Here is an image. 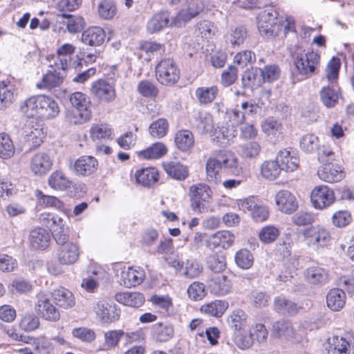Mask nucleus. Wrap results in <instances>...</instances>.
Masks as SVG:
<instances>
[{
  "label": "nucleus",
  "mask_w": 354,
  "mask_h": 354,
  "mask_svg": "<svg viewBox=\"0 0 354 354\" xmlns=\"http://www.w3.org/2000/svg\"><path fill=\"white\" fill-rule=\"evenodd\" d=\"M272 335L277 338H292L295 337L296 331L290 322L280 320L273 325Z\"/></svg>",
  "instance_id": "28"
},
{
  "label": "nucleus",
  "mask_w": 354,
  "mask_h": 354,
  "mask_svg": "<svg viewBox=\"0 0 354 354\" xmlns=\"http://www.w3.org/2000/svg\"><path fill=\"white\" fill-rule=\"evenodd\" d=\"M276 159L281 170L291 172L299 167V160L297 153L292 148L280 150L277 155Z\"/></svg>",
  "instance_id": "11"
},
{
  "label": "nucleus",
  "mask_w": 354,
  "mask_h": 354,
  "mask_svg": "<svg viewBox=\"0 0 354 354\" xmlns=\"http://www.w3.org/2000/svg\"><path fill=\"white\" fill-rule=\"evenodd\" d=\"M307 280L313 284L326 283L328 279V274L326 270L318 266L310 267L306 270Z\"/></svg>",
  "instance_id": "41"
},
{
  "label": "nucleus",
  "mask_w": 354,
  "mask_h": 354,
  "mask_svg": "<svg viewBox=\"0 0 354 354\" xmlns=\"http://www.w3.org/2000/svg\"><path fill=\"white\" fill-rule=\"evenodd\" d=\"M166 173L173 178L178 180H184L189 176V171L186 166L175 162L163 164Z\"/></svg>",
  "instance_id": "27"
},
{
  "label": "nucleus",
  "mask_w": 354,
  "mask_h": 354,
  "mask_svg": "<svg viewBox=\"0 0 354 354\" xmlns=\"http://www.w3.org/2000/svg\"><path fill=\"white\" fill-rule=\"evenodd\" d=\"M218 92V89L216 86H201L196 89L195 96L200 104H207L214 100Z\"/></svg>",
  "instance_id": "36"
},
{
  "label": "nucleus",
  "mask_w": 354,
  "mask_h": 354,
  "mask_svg": "<svg viewBox=\"0 0 354 354\" xmlns=\"http://www.w3.org/2000/svg\"><path fill=\"white\" fill-rule=\"evenodd\" d=\"M335 196L333 190L326 185L316 186L310 193V201L313 207L324 209L333 204Z\"/></svg>",
  "instance_id": "4"
},
{
  "label": "nucleus",
  "mask_w": 354,
  "mask_h": 354,
  "mask_svg": "<svg viewBox=\"0 0 354 354\" xmlns=\"http://www.w3.org/2000/svg\"><path fill=\"white\" fill-rule=\"evenodd\" d=\"M159 174L155 168H145L138 171L136 179L138 183L149 187L158 180Z\"/></svg>",
  "instance_id": "32"
},
{
  "label": "nucleus",
  "mask_w": 354,
  "mask_h": 354,
  "mask_svg": "<svg viewBox=\"0 0 354 354\" xmlns=\"http://www.w3.org/2000/svg\"><path fill=\"white\" fill-rule=\"evenodd\" d=\"M116 10L113 0H103L98 6L99 15L105 20L111 19L116 14Z\"/></svg>",
  "instance_id": "55"
},
{
  "label": "nucleus",
  "mask_w": 354,
  "mask_h": 354,
  "mask_svg": "<svg viewBox=\"0 0 354 354\" xmlns=\"http://www.w3.org/2000/svg\"><path fill=\"white\" fill-rule=\"evenodd\" d=\"M71 105L81 112H90L88 109L90 104L86 95L82 92H75L69 97Z\"/></svg>",
  "instance_id": "50"
},
{
  "label": "nucleus",
  "mask_w": 354,
  "mask_h": 354,
  "mask_svg": "<svg viewBox=\"0 0 354 354\" xmlns=\"http://www.w3.org/2000/svg\"><path fill=\"white\" fill-rule=\"evenodd\" d=\"M157 80L164 85H173L179 79V71L172 59H162L156 67Z\"/></svg>",
  "instance_id": "2"
},
{
  "label": "nucleus",
  "mask_w": 354,
  "mask_h": 354,
  "mask_svg": "<svg viewBox=\"0 0 354 354\" xmlns=\"http://www.w3.org/2000/svg\"><path fill=\"white\" fill-rule=\"evenodd\" d=\"M346 302L345 292L339 288H334L329 291L326 296V303L329 308L333 311H338L343 308Z\"/></svg>",
  "instance_id": "25"
},
{
  "label": "nucleus",
  "mask_w": 354,
  "mask_h": 354,
  "mask_svg": "<svg viewBox=\"0 0 354 354\" xmlns=\"http://www.w3.org/2000/svg\"><path fill=\"white\" fill-rule=\"evenodd\" d=\"M279 234V230L273 225L263 227L259 232V237L261 242L270 243L276 240Z\"/></svg>",
  "instance_id": "64"
},
{
  "label": "nucleus",
  "mask_w": 354,
  "mask_h": 354,
  "mask_svg": "<svg viewBox=\"0 0 354 354\" xmlns=\"http://www.w3.org/2000/svg\"><path fill=\"white\" fill-rule=\"evenodd\" d=\"M14 92L6 85L0 84V110L9 107L15 101Z\"/></svg>",
  "instance_id": "63"
},
{
  "label": "nucleus",
  "mask_w": 354,
  "mask_h": 354,
  "mask_svg": "<svg viewBox=\"0 0 354 354\" xmlns=\"http://www.w3.org/2000/svg\"><path fill=\"white\" fill-rule=\"evenodd\" d=\"M235 261L239 267L243 269H248L253 264V255L247 249L240 250L235 255Z\"/></svg>",
  "instance_id": "59"
},
{
  "label": "nucleus",
  "mask_w": 354,
  "mask_h": 354,
  "mask_svg": "<svg viewBox=\"0 0 354 354\" xmlns=\"http://www.w3.org/2000/svg\"><path fill=\"white\" fill-rule=\"evenodd\" d=\"M46 14L48 17H46L43 20V22H52L54 21L55 22L59 23L64 22L65 20H67L68 22H82L84 21L82 17L66 14L62 12H59L56 15L48 12H46Z\"/></svg>",
  "instance_id": "54"
},
{
  "label": "nucleus",
  "mask_w": 354,
  "mask_h": 354,
  "mask_svg": "<svg viewBox=\"0 0 354 354\" xmlns=\"http://www.w3.org/2000/svg\"><path fill=\"white\" fill-rule=\"evenodd\" d=\"M283 24H261L258 30L261 37L271 39L276 37L282 29Z\"/></svg>",
  "instance_id": "57"
},
{
  "label": "nucleus",
  "mask_w": 354,
  "mask_h": 354,
  "mask_svg": "<svg viewBox=\"0 0 354 354\" xmlns=\"http://www.w3.org/2000/svg\"><path fill=\"white\" fill-rule=\"evenodd\" d=\"M98 160L92 156L84 155L78 158L73 164H70V169L77 176L86 177L95 174L98 169Z\"/></svg>",
  "instance_id": "6"
},
{
  "label": "nucleus",
  "mask_w": 354,
  "mask_h": 354,
  "mask_svg": "<svg viewBox=\"0 0 354 354\" xmlns=\"http://www.w3.org/2000/svg\"><path fill=\"white\" fill-rule=\"evenodd\" d=\"M222 168L220 160L209 158L206 162L207 180L209 183H214L218 180L219 171Z\"/></svg>",
  "instance_id": "45"
},
{
  "label": "nucleus",
  "mask_w": 354,
  "mask_h": 354,
  "mask_svg": "<svg viewBox=\"0 0 354 354\" xmlns=\"http://www.w3.org/2000/svg\"><path fill=\"white\" fill-rule=\"evenodd\" d=\"M259 68L252 69L244 73L242 77L243 87H250L260 86L262 84L260 74L257 71Z\"/></svg>",
  "instance_id": "58"
},
{
  "label": "nucleus",
  "mask_w": 354,
  "mask_h": 354,
  "mask_svg": "<svg viewBox=\"0 0 354 354\" xmlns=\"http://www.w3.org/2000/svg\"><path fill=\"white\" fill-rule=\"evenodd\" d=\"M303 234L306 244L315 250L326 246L331 239L329 231L319 225L306 227Z\"/></svg>",
  "instance_id": "1"
},
{
  "label": "nucleus",
  "mask_w": 354,
  "mask_h": 354,
  "mask_svg": "<svg viewBox=\"0 0 354 354\" xmlns=\"http://www.w3.org/2000/svg\"><path fill=\"white\" fill-rule=\"evenodd\" d=\"M203 266L196 259L187 260L182 274L189 279L198 277L203 272Z\"/></svg>",
  "instance_id": "53"
},
{
  "label": "nucleus",
  "mask_w": 354,
  "mask_h": 354,
  "mask_svg": "<svg viewBox=\"0 0 354 354\" xmlns=\"http://www.w3.org/2000/svg\"><path fill=\"white\" fill-rule=\"evenodd\" d=\"M257 72H259V74H260L262 83L266 82H270L274 81L278 79L280 74V70L279 67L274 64L266 66L262 69L259 68Z\"/></svg>",
  "instance_id": "60"
},
{
  "label": "nucleus",
  "mask_w": 354,
  "mask_h": 354,
  "mask_svg": "<svg viewBox=\"0 0 354 354\" xmlns=\"http://www.w3.org/2000/svg\"><path fill=\"white\" fill-rule=\"evenodd\" d=\"M167 148L162 142H156L145 150L139 152L138 156L145 159H158L164 156Z\"/></svg>",
  "instance_id": "37"
},
{
  "label": "nucleus",
  "mask_w": 354,
  "mask_h": 354,
  "mask_svg": "<svg viewBox=\"0 0 354 354\" xmlns=\"http://www.w3.org/2000/svg\"><path fill=\"white\" fill-rule=\"evenodd\" d=\"M235 236L230 231H219L211 235L207 241V245L214 249L218 247L223 248H230L234 241Z\"/></svg>",
  "instance_id": "16"
},
{
  "label": "nucleus",
  "mask_w": 354,
  "mask_h": 354,
  "mask_svg": "<svg viewBox=\"0 0 354 354\" xmlns=\"http://www.w3.org/2000/svg\"><path fill=\"white\" fill-rule=\"evenodd\" d=\"M50 67L51 70H49L42 78V85L38 84L37 87L43 86L51 88L59 86L63 82L65 73L57 72V70L59 68H55L52 64H50Z\"/></svg>",
  "instance_id": "24"
},
{
  "label": "nucleus",
  "mask_w": 354,
  "mask_h": 354,
  "mask_svg": "<svg viewBox=\"0 0 354 354\" xmlns=\"http://www.w3.org/2000/svg\"><path fill=\"white\" fill-rule=\"evenodd\" d=\"M79 255L78 247L73 243H68L60 246L57 258L60 264L71 265L77 261Z\"/></svg>",
  "instance_id": "17"
},
{
  "label": "nucleus",
  "mask_w": 354,
  "mask_h": 354,
  "mask_svg": "<svg viewBox=\"0 0 354 354\" xmlns=\"http://www.w3.org/2000/svg\"><path fill=\"white\" fill-rule=\"evenodd\" d=\"M275 202L278 209L286 214H290L298 207L295 196L288 190L278 192L275 195Z\"/></svg>",
  "instance_id": "13"
},
{
  "label": "nucleus",
  "mask_w": 354,
  "mask_h": 354,
  "mask_svg": "<svg viewBox=\"0 0 354 354\" xmlns=\"http://www.w3.org/2000/svg\"><path fill=\"white\" fill-rule=\"evenodd\" d=\"M48 185L55 190H65L70 187L71 181L63 171L56 170L53 172L48 180Z\"/></svg>",
  "instance_id": "35"
},
{
  "label": "nucleus",
  "mask_w": 354,
  "mask_h": 354,
  "mask_svg": "<svg viewBox=\"0 0 354 354\" xmlns=\"http://www.w3.org/2000/svg\"><path fill=\"white\" fill-rule=\"evenodd\" d=\"M208 286L210 292L217 295H225L232 290V283L225 274L212 276Z\"/></svg>",
  "instance_id": "15"
},
{
  "label": "nucleus",
  "mask_w": 354,
  "mask_h": 354,
  "mask_svg": "<svg viewBox=\"0 0 354 354\" xmlns=\"http://www.w3.org/2000/svg\"><path fill=\"white\" fill-rule=\"evenodd\" d=\"M145 278V272L141 268H124L120 274L119 283L126 288L135 287L140 285Z\"/></svg>",
  "instance_id": "9"
},
{
  "label": "nucleus",
  "mask_w": 354,
  "mask_h": 354,
  "mask_svg": "<svg viewBox=\"0 0 354 354\" xmlns=\"http://www.w3.org/2000/svg\"><path fill=\"white\" fill-rule=\"evenodd\" d=\"M124 332L122 330H109L104 333V344L102 351H108L115 348L119 343Z\"/></svg>",
  "instance_id": "51"
},
{
  "label": "nucleus",
  "mask_w": 354,
  "mask_h": 354,
  "mask_svg": "<svg viewBox=\"0 0 354 354\" xmlns=\"http://www.w3.org/2000/svg\"><path fill=\"white\" fill-rule=\"evenodd\" d=\"M221 167L229 173L238 176L242 172V167L239 163L238 158L233 152L227 151L220 156Z\"/></svg>",
  "instance_id": "22"
},
{
  "label": "nucleus",
  "mask_w": 354,
  "mask_h": 354,
  "mask_svg": "<svg viewBox=\"0 0 354 354\" xmlns=\"http://www.w3.org/2000/svg\"><path fill=\"white\" fill-rule=\"evenodd\" d=\"M261 151V146L257 141H250L244 143L239 147L240 156L246 160L257 159Z\"/></svg>",
  "instance_id": "33"
},
{
  "label": "nucleus",
  "mask_w": 354,
  "mask_h": 354,
  "mask_svg": "<svg viewBox=\"0 0 354 354\" xmlns=\"http://www.w3.org/2000/svg\"><path fill=\"white\" fill-rule=\"evenodd\" d=\"M320 98L327 108H333L337 104L340 97L339 88L335 84L328 85L319 92Z\"/></svg>",
  "instance_id": "21"
},
{
  "label": "nucleus",
  "mask_w": 354,
  "mask_h": 354,
  "mask_svg": "<svg viewBox=\"0 0 354 354\" xmlns=\"http://www.w3.org/2000/svg\"><path fill=\"white\" fill-rule=\"evenodd\" d=\"M260 170L262 177L269 180L277 179L282 171L277 159L264 161L261 165Z\"/></svg>",
  "instance_id": "30"
},
{
  "label": "nucleus",
  "mask_w": 354,
  "mask_h": 354,
  "mask_svg": "<svg viewBox=\"0 0 354 354\" xmlns=\"http://www.w3.org/2000/svg\"><path fill=\"white\" fill-rule=\"evenodd\" d=\"M24 137L26 142L30 149H35L41 145L45 137L43 128L41 124H28L24 129Z\"/></svg>",
  "instance_id": "14"
},
{
  "label": "nucleus",
  "mask_w": 354,
  "mask_h": 354,
  "mask_svg": "<svg viewBox=\"0 0 354 354\" xmlns=\"http://www.w3.org/2000/svg\"><path fill=\"white\" fill-rule=\"evenodd\" d=\"M216 137L217 139L221 140L223 145H230V142L236 136V131L233 126H222L218 130H215Z\"/></svg>",
  "instance_id": "52"
},
{
  "label": "nucleus",
  "mask_w": 354,
  "mask_h": 354,
  "mask_svg": "<svg viewBox=\"0 0 354 354\" xmlns=\"http://www.w3.org/2000/svg\"><path fill=\"white\" fill-rule=\"evenodd\" d=\"M248 316L242 310L233 312L228 317L227 322L230 326L239 332L244 330L248 326Z\"/></svg>",
  "instance_id": "40"
},
{
  "label": "nucleus",
  "mask_w": 354,
  "mask_h": 354,
  "mask_svg": "<svg viewBox=\"0 0 354 354\" xmlns=\"http://www.w3.org/2000/svg\"><path fill=\"white\" fill-rule=\"evenodd\" d=\"M317 176L323 181L333 183L341 181L344 177V172L341 165L326 163L319 168Z\"/></svg>",
  "instance_id": "10"
},
{
  "label": "nucleus",
  "mask_w": 354,
  "mask_h": 354,
  "mask_svg": "<svg viewBox=\"0 0 354 354\" xmlns=\"http://www.w3.org/2000/svg\"><path fill=\"white\" fill-rule=\"evenodd\" d=\"M53 160L49 153L45 151H37L29 159V169L35 176H45L52 168Z\"/></svg>",
  "instance_id": "5"
},
{
  "label": "nucleus",
  "mask_w": 354,
  "mask_h": 354,
  "mask_svg": "<svg viewBox=\"0 0 354 354\" xmlns=\"http://www.w3.org/2000/svg\"><path fill=\"white\" fill-rule=\"evenodd\" d=\"M319 63L320 55L318 53L314 51L308 52L304 55H297L294 60L298 73L305 76L313 74Z\"/></svg>",
  "instance_id": "3"
},
{
  "label": "nucleus",
  "mask_w": 354,
  "mask_h": 354,
  "mask_svg": "<svg viewBox=\"0 0 354 354\" xmlns=\"http://www.w3.org/2000/svg\"><path fill=\"white\" fill-rule=\"evenodd\" d=\"M55 303L64 309L72 308L75 304V299L73 293L68 289L60 287L52 292Z\"/></svg>",
  "instance_id": "20"
},
{
  "label": "nucleus",
  "mask_w": 354,
  "mask_h": 354,
  "mask_svg": "<svg viewBox=\"0 0 354 354\" xmlns=\"http://www.w3.org/2000/svg\"><path fill=\"white\" fill-rule=\"evenodd\" d=\"M29 241L34 248L44 250L49 245L50 234L44 228H35L30 232Z\"/></svg>",
  "instance_id": "18"
},
{
  "label": "nucleus",
  "mask_w": 354,
  "mask_h": 354,
  "mask_svg": "<svg viewBox=\"0 0 354 354\" xmlns=\"http://www.w3.org/2000/svg\"><path fill=\"white\" fill-rule=\"evenodd\" d=\"M91 137L93 140L112 139V130L108 124H94L90 129Z\"/></svg>",
  "instance_id": "46"
},
{
  "label": "nucleus",
  "mask_w": 354,
  "mask_h": 354,
  "mask_svg": "<svg viewBox=\"0 0 354 354\" xmlns=\"http://www.w3.org/2000/svg\"><path fill=\"white\" fill-rule=\"evenodd\" d=\"M41 95L33 96L25 100L21 105V111L28 118L37 116V104L41 105Z\"/></svg>",
  "instance_id": "49"
},
{
  "label": "nucleus",
  "mask_w": 354,
  "mask_h": 354,
  "mask_svg": "<svg viewBox=\"0 0 354 354\" xmlns=\"http://www.w3.org/2000/svg\"><path fill=\"white\" fill-rule=\"evenodd\" d=\"M41 105H43L41 110V118L50 119L57 117L59 113V107L57 102L53 98L41 95Z\"/></svg>",
  "instance_id": "31"
},
{
  "label": "nucleus",
  "mask_w": 354,
  "mask_h": 354,
  "mask_svg": "<svg viewBox=\"0 0 354 354\" xmlns=\"http://www.w3.org/2000/svg\"><path fill=\"white\" fill-rule=\"evenodd\" d=\"M66 120L69 124H82L91 118L90 112H81L79 110L68 111L66 114Z\"/></svg>",
  "instance_id": "56"
},
{
  "label": "nucleus",
  "mask_w": 354,
  "mask_h": 354,
  "mask_svg": "<svg viewBox=\"0 0 354 354\" xmlns=\"http://www.w3.org/2000/svg\"><path fill=\"white\" fill-rule=\"evenodd\" d=\"M37 314L43 319L50 322H57L60 318L57 308L44 296H40L35 304Z\"/></svg>",
  "instance_id": "12"
},
{
  "label": "nucleus",
  "mask_w": 354,
  "mask_h": 354,
  "mask_svg": "<svg viewBox=\"0 0 354 354\" xmlns=\"http://www.w3.org/2000/svg\"><path fill=\"white\" fill-rule=\"evenodd\" d=\"M246 37L247 32L241 25L232 28L231 32L227 36L233 46L243 44Z\"/></svg>",
  "instance_id": "62"
},
{
  "label": "nucleus",
  "mask_w": 354,
  "mask_h": 354,
  "mask_svg": "<svg viewBox=\"0 0 354 354\" xmlns=\"http://www.w3.org/2000/svg\"><path fill=\"white\" fill-rule=\"evenodd\" d=\"M53 236L56 243L60 246L65 245L68 241V227L64 223L63 219L58 216L53 218Z\"/></svg>",
  "instance_id": "23"
},
{
  "label": "nucleus",
  "mask_w": 354,
  "mask_h": 354,
  "mask_svg": "<svg viewBox=\"0 0 354 354\" xmlns=\"http://www.w3.org/2000/svg\"><path fill=\"white\" fill-rule=\"evenodd\" d=\"M153 337L159 342L169 341L174 335V328L170 325H164L162 323L153 326Z\"/></svg>",
  "instance_id": "38"
},
{
  "label": "nucleus",
  "mask_w": 354,
  "mask_h": 354,
  "mask_svg": "<svg viewBox=\"0 0 354 354\" xmlns=\"http://www.w3.org/2000/svg\"><path fill=\"white\" fill-rule=\"evenodd\" d=\"M228 308L227 302L222 300H216L211 303L203 305L201 311L210 316L221 317Z\"/></svg>",
  "instance_id": "39"
},
{
  "label": "nucleus",
  "mask_w": 354,
  "mask_h": 354,
  "mask_svg": "<svg viewBox=\"0 0 354 354\" xmlns=\"http://www.w3.org/2000/svg\"><path fill=\"white\" fill-rule=\"evenodd\" d=\"M233 342L240 349L246 350L252 346L254 342V337H252L250 329L249 330L248 333L245 332L244 330L239 332H234L233 335Z\"/></svg>",
  "instance_id": "42"
},
{
  "label": "nucleus",
  "mask_w": 354,
  "mask_h": 354,
  "mask_svg": "<svg viewBox=\"0 0 354 354\" xmlns=\"http://www.w3.org/2000/svg\"><path fill=\"white\" fill-rule=\"evenodd\" d=\"M299 308L297 304L283 297H277L274 300V310L282 315H293L297 313Z\"/></svg>",
  "instance_id": "26"
},
{
  "label": "nucleus",
  "mask_w": 354,
  "mask_h": 354,
  "mask_svg": "<svg viewBox=\"0 0 354 354\" xmlns=\"http://www.w3.org/2000/svg\"><path fill=\"white\" fill-rule=\"evenodd\" d=\"M15 148L10 136L6 133H0V158L8 159L15 154Z\"/></svg>",
  "instance_id": "43"
},
{
  "label": "nucleus",
  "mask_w": 354,
  "mask_h": 354,
  "mask_svg": "<svg viewBox=\"0 0 354 354\" xmlns=\"http://www.w3.org/2000/svg\"><path fill=\"white\" fill-rule=\"evenodd\" d=\"M281 124L272 118H268L261 124L263 132L272 142L277 141L281 134Z\"/></svg>",
  "instance_id": "34"
},
{
  "label": "nucleus",
  "mask_w": 354,
  "mask_h": 354,
  "mask_svg": "<svg viewBox=\"0 0 354 354\" xmlns=\"http://www.w3.org/2000/svg\"><path fill=\"white\" fill-rule=\"evenodd\" d=\"M342 337H333L324 346V354H348Z\"/></svg>",
  "instance_id": "44"
},
{
  "label": "nucleus",
  "mask_w": 354,
  "mask_h": 354,
  "mask_svg": "<svg viewBox=\"0 0 354 354\" xmlns=\"http://www.w3.org/2000/svg\"><path fill=\"white\" fill-rule=\"evenodd\" d=\"M91 93L100 100L108 103L113 102L116 96L114 86L103 80L93 82Z\"/></svg>",
  "instance_id": "8"
},
{
  "label": "nucleus",
  "mask_w": 354,
  "mask_h": 354,
  "mask_svg": "<svg viewBox=\"0 0 354 354\" xmlns=\"http://www.w3.org/2000/svg\"><path fill=\"white\" fill-rule=\"evenodd\" d=\"M105 37V32L102 28L93 26L84 31L82 39L84 44L98 46L104 41Z\"/></svg>",
  "instance_id": "19"
},
{
  "label": "nucleus",
  "mask_w": 354,
  "mask_h": 354,
  "mask_svg": "<svg viewBox=\"0 0 354 354\" xmlns=\"http://www.w3.org/2000/svg\"><path fill=\"white\" fill-rule=\"evenodd\" d=\"M168 129L169 124L167 120L159 118L150 124L149 132L152 137L161 138L167 133Z\"/></svg>",
  "instance_id": "48"
},
{
  "label": "nucleus",
  "mask_w": 354,
  "mask_h": 354,
  "mask_svg": "<svg viewBox=\"0 0 354 354\" xmlns=\"http://www.w3.org/2000/svg\"><path fill=\"white\" fill-rule=\"evenodd\" d=\"M174 141L179 150L186 151L194 147V137L189 130H180L176 132Z\"/></svg>",
  "instance_id": "29"
},
{
  "label": "nucleus",
  "mask_w": 354,
  "mask_h": 354,
  "mask_svg": "<svg viewBox=\"0 0 354 354\" xmlns=\"http://www.w3.org/2000/svg\"><path fill=\"white\" fill-rule=\"evenodd\" d=\"M210 190L204 184H198L190 187L192 207L194 211L201 213L207 209V202L210 198Z\"/></svg>",
  "instance_id": "7"
},
{
  "label": "nucleus",
  "mask_w": 354,
  "mask_h": 354,
  "mask_svg": "<svg viewBox=\"0 0 354 354\" xmlns=\"http://www.w3.org/2000/svg\"><path fill=\"white\" fill-rule=\"evenodd\" d=\"M341 62L339 58L333 57L327 64L325 76L330 84H335L339 76Z\"/></svg>",
  "instance_id": "47"
},
{
  "label": "nucleus",
  "mask_w": 354,
  "mask_h": 354,
  "mask_svg": "<svg viewBox=\"0 0 354 354\" xmlns=\"http://www.w3.org/2000/svg\"><path fill=\"white\" fill-rule=\"evenodd\" d=\"M300 147L306 153H312L319 148V138L314 134H306L300 140Z\"/></svg>",
  "instance_id": "61"
}]
</instances>
